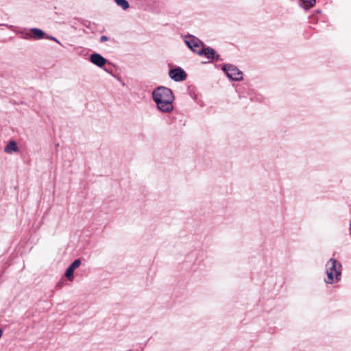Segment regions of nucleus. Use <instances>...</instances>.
Segmentation results:
<instances>
[{
  "label": "nucleus",
  "mask_w": 351,
  "mask_h": 351,
  "mask_svg": "<svg viewBox=\"0 0 351 351\" xmlns=\"http://www.w3.org/2000/svg\"><path fill=\"white\" fill-rule=\"evenodd\" d=\"M108 40V38L106 36H102L101 38H100V40L101 42H106Z\"/></svg>",
  "instance_id": "obj_12"
},
{
  "label": "nucleus",
  "mask_w": 351,
  "mask_h": 351,
  "mask_svg": "<svg viewBox=\"0 0 351 351\" xmlns=\"http://www.w3.org/2000/svg\"><path fill=\"white\" fill-rule=\"evenodd\" d=\"M3 335V330L0 328V339L1 338Z\"/></svg>",
  "instance_id": "obj_13"
},
{
  "label": "nucleus",
  "mask_w": 351,
  "mask_h": 351,
  "mask_svg": "<svg viewBox=\"0 0 351 351\" xmlns=\"http://www.w3.org/2000/svg\"><path fill=\"white\" fill-rule=\"evenodd\" d=\"M169 76L173 80L178 82L185 80L186 74L181 68H177L169 71Z\"/></svg>",
  "instance_id": "obj_5"
},
{
  "label": "nucleus",
  "mask_w": 351,
  "mask_h": 351,
  "mask_svg": "<svg viewBox=\"0 0 351 351\" xmlns=\"http://www.w3.org/2000/svg\"><path fill=\"white\" fill-rule=\"evenodd\" d=\"M5 152L12 154L13 152H18V147L15 141H10L5 147Z\"/></svg>",
  "instance_id": "obj_8"
},
{
  "label": "nucleus",
  "mask_w": 351,
  "mask_h": 351,
  "mask_svg": "<svg viewBox=\"0 0 351 351\" xmlns=\"http://www.w3.org/2000/svg\"><path fill=\"white\" fill-rule=\"evenodd\" d=\"M90 61L93 64H95L99 66H104L106 62V60L98 53L92 54L90 56Z\"/></svg>",
  "instance_id": "obj_7"
},
{
  "label": "nucleus",
  "mask_w": 351,
  "mask_h": 351,
  "mask_svg": "<svg viewBox=\"0 0 351 351\" xmlns=\"http://www.w3.org/2000/svg\"><path fill=\"white\" fill-rule=\"evenodd\" d=\"M116 3L121 7L123 10H126L129 8V3L126 0H114Z\"/></svg>",
  "instance_id": "obj_11"
},
{
  "label": "nucleus",
  "mask_w": 351,
  "mask_h": 351,
  "mask_svg": "<svg viewBox=\"0 0 351 351\" xmlns=\"http://www.w3.org/2000/svg\"><path fill=\"white\" fill-rule=\"evenodd\" d=\"M81 261L79 259L75 260L66 270L64 276L70 281L73 280V272L75 269L80 267Z\"/></svg>",
  "instance_id": "obj_6"
},
{
  "label": "nucleus",
  "mask_w": 351,
  "mask_h": 351,
  "mask_svg": "<svg viewBox=\"0 0 351 351\" xmlns=\"http://www.w3.org/2000/svg\"><path fill=\"white\" fill-rule=\"evenodd\" d=\"M152 96L158 110L163 112H170L173 110L174 96L171 89L160 86L156 88Z\"/></svg>",
  "instance_id": "obj_1"
},
{
  "label": "nucleus",
  "mask_w": 351,
  "mask_h": 351,
  "mask_svg": "<svg viewBox=\"0 0 351 351\" xmlns=\"http://www.w3.org/2000/svg\"><path fill=\"white\" fill-rule=\"evenodd\" d=\"M50 39L55 40L56 42L59 43L54 37H50Z\"/></svg>",
  "instance_id": "obj_14"
},
{
  "label": "nucleus",
  "mask_w": 351,
  "mask_h": 351,
  "mask_svg": "<svg viewBox=\"0 0 351 351\" xmlns=\"http://www.w3.org/2000/svg\"><path fill=\"white\" fill-rule=\"evenodd\" d=\"M32 32V38H36V39H40L43 38L45 36V33L43 30L38 29V28H33L31 29Z\"/></svg>",
  "instance_id": "obj_9"
},
{
  "label": "nucleus",
  "mask_w": 351,
  "mask_h": 351,
  "mask_svg": "<svg viewBox=\"0 0 351 351\" xmlns=\"http://www.w3.org/2000/svg\"><path fill=\"white\" fill-rule=\"evenodd\" d=\"M186 45L194 52L199 56H204L208 60H213L215 56V51L210 47L205 48L203 43L194 36H187L185 38Z\"/></svg>",
  "instance_id": "obj_2"
},
{
  "label": "nucleus",
  "mask_w": 351,
  "mask_h": 351,
  "mask_svg": "<svg viewBox=\"0 0 351 351\" xmlns=\"http://www.w3.org/2000/svg\"><path fill=\"white\" fill-rule=\"evenodd\" d=\"M302 3V6L306 8H310L315 5L316 0H300Z\"/></svg>",
  "instance_id": "obj_10"
},
{
  "label": "nucleus",
  "mask_w": 351,
  "mask_h": 351,
  "mask_svg": "<svg viewBox=\"0 0 351 351\" xmlns=\"http://www.w3.org/2000/svg\"><path fill=\"white\" fill-rule=\"evenodd\" d=\"M224 71L226 72L228 77L233 80H241L243 78L242 73L232 65H226L223 67Z\"/></svg>",
  "instance_id": "obj_4"
},
{
  "label": "nucleus",
  "mask_w": 351,
  "mask_h": 351,
  "mask_svg": "<svg viewBox=\"0 0 351 351\" xmlns=\"http://www.w3.org/2000/svg\"><path fill=\"white\" fill-rule=\"evenodd\" d=\"M326 274L327 278L325 280L326 282L332 284L339 281L341 276V265L335 260L330 259L326 263Z\"/></svg>",
  "instance_id": "obj_3"
}]
</instances>
